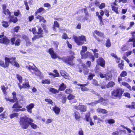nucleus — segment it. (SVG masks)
Listing matches in <instances>:
<instances>
[{
	"label": "nucleus",
	"mask_w": 135,
	"mask_h": 135,
	"mask_svg": "<svg viewBox=\"0 0 135 135\" xmlns=\"http://www.w3.org/2000/svg\"><path fill=\"white\" fill-rule=\"evenodd\" d=\"M18 115V114L17 113H15L11 114L10 116V118L12 119L15 117H16Z\"/></svg>",
	"instance_id": "4c0bfd02"
},
{
	"label": "nucleus",
	"mask_w": 135,
	"mask_h": 135,
	"mask_svg": "<svg viewBox=\"0 0 135 135\" xmlns=\"http://www.w3.org/2000/svg\"><path fill=\"white\" fill-rule=\"evenodd\" d=\"M105 45L106 46L108 47H110L111 43L109 39H108L106 41Z\"/></svg>",
	"instance_id": "c756f323"
},
{
	"label": "nucleus",
	"mask_w": 135,
	"mask_h": 135,
	"mask_svg": "<svg viewBox=\"0 0 135 135\" xmlns=\"http://www.w3.org/2000/svg\"><path fill=\"white\" fill-rule=\"evenodd\" d=\"M118 8L114 6H112V10L115 11V12L117 13H118Z\"/></svg>",
	"instance_id": "a18cd8bd"
},
{
	"label": "nucleus",
	"mask_w": 135,
	"mask_h": 135,
	"mask_svg": "<svg viewBox=\"0 0 135 135\" xmlns=\"http://www.w3.org/2000/svg\"><path fill=\"white\" fill-rule=\"evenodd\" d=\"M9 21L12 22L14 23H16L17 21V17H10Z\"/></svg>",
	"instance_id": "2f4dec72"
},
{
	"label": "nucleus",
	"mask_w": 135,
	"mask_h": 135,
	"mask_svg": "<svg viewBox=\"0 0 135 135\" xmlns=\"http://www.w3.org/2000/svg\"><path fill=\"white\" fill-rule=\"evenodd\" d=\"M78 85L79 86H80L81 87V90L83 91H87L88 90L87 88L85 87V86L87 85V84H78Z\"/></svg>",
	"instance_id": "dca6fc26"
},
{
	"label": "nucleus",
	"mask_w": 135,
	"mask_h": 135,
	"mask_svg": "<svg viewBox=\"0 0 135 135\" xmlns=\"http://www.w3.org/2000/svg\"><path fill=\"white\" fill-rule=\"evenodd\" d=\"M91 84L95 86H98L99 85L97 81L96 80L94 79H93L92 80Z\"/></svg>",
	"instance_id": "58836bf2"
},
{
	"label": "nucleus",
	"mask_w": 135,
	"mask_h": 135,
	"mask_svg": "<svg viewBox=\"0 0 135 135\" xmlns=\"http://www.w3.org/2000/svg\"><path fill=\"white\" fill-rule=\"evenodd\" d=\"M42 83L44 84H49L50 83V81L49 79L44 80L42 81Z\"/></svg>",
	"instance_id": "f704fd0d"
},
{
	"label": "nucleus",
	"mask_w": 135,
	"mask_h": 135,
	"mask_svg": "<svg viewBox=\"0 0 135 135\" xmlns=\"http://www.w3.org/2000/svg\"><path fill=\"white\" fill-rule=\"evenodd\" d=\"M79 110L81 111L85 112L86 110V108L85 106L83 105H79Z\"/></svg>",
	"instance_id": "b1692460"
},
{
	"label": "nucleus",
	"mask_w": 135,
	"mask_h": 135,
	"mask_svg": "<svg viewBox=\"0 0 135 135\" xmlns=\"http://www.w3.org/2000/svg\"><path fill=\"white\" fill-rule=\"evenodd\" d=\"M23 86H22L20 84H18V86L21 89L23 87L26 88L30 87L28 83L27 82L25 83H23Z\"/></svg>",
	"instance_id": "a211bd4d"
},
{
	"label": "nucleus",
	"mask_w": 135,
	"mask_h": 135,
	"mask_svg": "<svg viewBox=\"0 0 135 135\" xmlns=\"http://www.w3.org/2000/svg\"><path fill=\"white\" fill-rule=\"evenodd\" d=\"M45 101H46V102H48V103L50 104H52V105H53V102H52V101L51 99H45Z\"/></svg>",
	"instance_id": "4d7b16f0"
},
{
	"label": "nucleus",
	"mask_w": 135,
	"mask_h": 135,
	"mask_svg": "<svg viewBox=\"0 0 135 135\" xmlns=\"http://www.w3.org/2000/svg\"><path fill=\"white\" fill-rule=\"evenodd\" d=\"M73 38L75 42L78 45H81L83 43L82 41L86 40L85 36L84 35L81 36H74Z\"/></svg>",
	"instance_id": "423d86ee"
},
{
	"label": "nucleus",
	"mask_w": 135,
	"mask_h": 135,
	"mask_svg": "<svg viewBox=\"0 0 135 135\" xmlns=\"http://www.w3.org/2000/svg\"><path fill=\"white\" fill-rule=\"evenodd\" d=\"M100 102L102 103V104L104 105H107L108 103V101L107 99H103L102 97H100L99 99Z\"/></svg>",
	"instance_id": "2eb2a0df"
},
{
	"label": "nucleus",
	"mask_w": 135,
	"mask_h": 135,
	"mask_svg": "<svg viewBox=\"0 0 135 135\" xmlns=\"http://www.w3.org/2000/svg\"><path fill=\"white\" fill-rule=\"evenodd\" d=\"M74 116L76 120H78L80 118V116L79 113L76 111H74Z\"/></svg>",
	"instance_id": "f3484780"
},
{
	"label": "nucleus",
	"mask_w": 135,
	"mask_h": 135,
	"mask_svg": "<svg viewBox=\"0 0 135 135\" xmlns=\"http://www.w3.org/2000/svg\"><path fill=\"white\" fill-rule=\"evenodd\" d=\"M90 113H88L86 114L85 115V118L86 120L87 121H89L90 120L91 118L90 117Z\"/></svg>",
	"instance_id": "c85d7f7f"
},
{
	"label": "nucleus",
	"mask_w": 135,
	"mask_h": 135,
	"mask_svg": "<svg viewBox=\"0 0 135 135\" xmlns=\"http://www.w3.org/2000/svg\"><path fill=\"white\" fill-rule=\"evenodd\" d=\"M84 73L85 75H87L88 72V69L85 65H83Z\"/></svg>",
	"instance_id": "473e14b6"
},
{
	"label": "nucleus",
	"mask_w": 135,
	"mask_h": 135,
	"mask_svg": "<svg viewBox=\"0 0 135 135\" xmlns=\"http://www.w3.org/2000/svg\"><path fill=\"white\" fill-rule=\"evenodd\" d=\"M59 26V25L58 22L56 21H55L54 22V27H53V30H55V28L56 27H58Z\"/></svg>",
	"instance_id": "c9c22d12"
},
{
	"label": "nucleus",
	"mask_w": 135,
	"mask_h": 135,
	"mask_svg": "<svg viewBox=\"0 0 135 135\" xmlns=\"http://www.w3.org/2000/svg\"><path fill=\"white\" fill-rule=\"evenodd\" d=\"M124 95L125 97H127L129 98H130V95L129 93L127 92L125 93L124 94Z\"/></svg>",
	"instance_id": "69168bd1"
},
{
	"label": "nucleus",
	"mask_w": 135,
	"mask_h": 135,
	"mask_svg": "<svg viewBox=\"0 0 135 135\" xmlns=\"http://www.w3.org/2000/svg\"><path fill=\"white\" fill-rule=\"evenodd\" d=\"M94 32L98 36H99L100 37H103L104 35L102 33L97 30H95Z\"/></svg>",
	"instance_id": "a878e982"
},
{
	"label": "nucleus",
	"mask_w": 135,
	"mask_h": 135,
	"mask_svg": "<svg viewBox=\"0 0 135 135\" xmlns=\"http://www.w3.org/2000/svg\"><path fill=\"white\" fill-rule=\"evenodd\" d=\"M32 73H34L37 76H40L41 75L40 72L38 69L36 67H35V69H34V71H33Z\"/></svg>",
	"instance_id": "6ab92c4d"
},
{
	"label": "nucleus",
	"mask_w": 135,
	"mask_h": 135,
	"mask_svg": "<svg viewBox=\"0 0 135 135\" xmlns=\"http://www.w3.org/2000/svg\"><path fill=\"white\" fill-rule=\"evenodd\" d=\"M97 62L99 64H100L101 66L104 67L105 65V61L103 59L102 57L100 58L97 60Z\"/></svg>",
	"instance_id": "1a4fd4ad"
},
{
	"label": "nucleus",
	"mask_w": 135,
	"mask_h": 135,
	"mask_svg": "<svg viewBox=\"0 0 135 135\" xmlns=\"http://www.w3.org/2000/svg\"><path fill=\"white\" fill-rule=\"evenodd\" d=\"M49 51L51 57L53 59H55L58 57L59 59H60V57H58L56 55L52 49H50L49 50Z\"/></svg>",
	"instance_id": "f8f14e48"
},
{
	"label": "nucleus",
	"mask_w": 135,
	"mask_h": 135,
	"mask_svg": "<svg viewBox=\"0 0 135 135\" xmlns=\"http://www.w3.org/2000/svg\"><path fill=\"white\" fill-rule=\"evenodd\" d=\"M37 19H39L40 22L42 21L44 23L46 22V21L44 19V17H37Z\"/></svg>",
	"instance_id": "5fc2aeb1"
},
{
	"label": "nucleus",
	"mask_w": 135,
	"mask_h": 135,
	"mask_svg": "<svg viewBox=\"0 0 135 135\" xmlns=\"http://www.w3.org/2000/svg\"><path fill=\"white\" fill-rule=\"evenodd\" d=\"M6 98V100L9 101L10 102H11L13 103L15 102V100H14V99H11L9 98Z\"/></svg>",
	"instance_id": "338daca9"
},
{
	"label": "nucleus",
	"mask_w": 135,
	"mask_h": 135,
	"mask_svg": "<svg viewBox=\"0 0 135 135\" xmlns=\"http://www.w3.org/2000/svg\"><path fill=\"white\" fill-rule=\"evenodd\" d=\"M16 103L13 105V107H12L13 108H16V109L15 110V111L16 109H19L22 107L21 106V105L18 104L17 101L16 102Z\"/></svg>",
	"instance_id": "4be33fe9"
},
{
	"label": "nucleus",
	"mask_w": 135,
	"mask_h": 135,
	"mask_svg": "<svg viewBox=\"0 0 135 135\" xmlns=\"http://www.w3.org/2000/svg\"><path fill=\"white\" fill-rule=\"evenodd\" d=\"M52 110L56 114H58L60 111V108L57 106H54L52 107Z\"/></svg>",
	"instance_id": "4468645a"
},
{
	"label": "nucleus",
	"mask_w": 135,
	"mask_h": 135,
	"mask_svg": "<svg viewBox=\"0 0 135 135\" xmlns=\"http://www.w3.org/2000/svg\"><path fill=\"white\" fill-rule=\"evenodd\" d=\"M99 75L101 78H105L106 74H103L102 73L100 72L99 73Z\"/></svg>",
	"instance_id": "49530a36"
},
{
	"label": "nucleus",
	"mask_w": 135,
	"mask_h": 135,
	"mask_svg": "<svg viewBox=\"0 0 135 135\" xmlns=\"http://www.w3.org/2000/svg\"><path fill=\"white\" fill-rule=\"evenodd\" d=\"M124 90L119 88L114 89L111 92L112 98H120L124 92Z\"/></svg>",
	"instance_id": "7ed1b4c3"
},
{
	"label": "nucleus",
	"mask_w": 135,
	"mask_h": 135,
	"mask_svg": "<svg viewBox=\"0 0 135 135\" xmlns=\"http://www.w3.org/2000/svg\"><path fill=\"white\" fill-rule=\"evenodd\" d=\"M75 97L74 95L72 94H70L68 97L67 98L68 100H71L73 99Z\"/></svg>",
	"instance_id": "a19ab883"
},
{
	"label": "nucleus",
	"mask_w": 135,
	"mask_h": 135,
	"mask_svg": "<svg viewBox=\"0 0 135 135\" xmlns=\"http://www.w3.org/2000/svg\"><path fill=\"white\" fill-rule=\"evenodd\" d=\"M12 94L13 96V99H14L15 101L16 102L17 100V99L16 97V93L15 92H13L12 93Z\"/></svg>",
	"instance_id": "bf43d9fd"
},
{
	"label": "nucleus",
	"mask_w": 135,
	"mask_h": 135,
	"mask_svg": "<svg viewBox=\"0 0 135 135\" xmlns=\"http://www.w3.org/2000/svg\"><path fill=\"white\" fill-rule=\"evenodd\" d=\"M66 97H64L62 98V103H65L66 101Z\"/></svg>",
	"instance_id": "774afa93"
},
{
	"label": "nucleus",
	"mask_w": 135,
	"mask_h": 135,
	"mask_svg": "<svg viewBox=\"0 0 135 135\" xmlns=\"http://www.w3.org/2000/svg\"><path fill=\"white\" fill-rule=\"evenodd\" d=\"M92 50L93 52L95 57L96 58L98 57V54L97 52L98 51V50L96 49H94V50L92 49Z\"/></svg>",
	"instance_id": "bb28decb"
},
{
	"label": "nucleus",
	"mask_w": 135,
	"mask_h": 135,
	"mask_svg": "<svg viewBox=\"0 0 135 135\" xmlns=\"http://www.w3.org/2000/svg\"><path fill=\"white\" fill-rule=\"evenodd\" d=\"M74 58V56L72 55L70 57H68L66 58H62L61 59L64 61L65 62L70 65H73L72 60Z\"/></svg>",
	"instance_id": "0eeeda50"
},
{
	"label": "nucleus",
	"mask_w": 135,
	"mask_h": 135,
	"mask_svg": "<svg viewBox=\"0 0 135 135\" xmlns=\"http://www.w3.org/2000/svg\"><path fill=\"white\" fill-rule=\"evenodd\" d=\"M20 40L19 39H17L16 40L15 43V45L18 46L20 45Z\"/></svg>",
	"instance_id": "13d9d810"
},
{
	"label": "nucleus",
	"mask_w": 135,
	"mask_h": 135,
	"mask_svg": "<svg viewBox=\"0 0 135 135\" xmlns=\"http://www.w3.org/2000/svg\"><path fill=\"white\" fill-rule=\"evenodd\" d=\"M122 85L125 86L130 90H131V86L127 83L125 82H122Z\"/></svg>",
	"instance_id": "5701e85b"
},
{
	"label": "nucleus",
	"mask_w": 135,
	"mask_h": 135,
	"mask_svg": "<svg viewBox=\"0 0 135 135\" xmlns=\"http://www.w3.org/2000/svg\"><path fill=\"white\" fill-rule=\"evenodd\" d=\"M30 31H32L33 33L34 34H37V35H36L35 36L32 38L33 41L35 40L36 38H38L40 37H42V30L41 28H38V32H36V29L35 28H33L32 30L31 29H29Z\"/></svg>",
	"instance_id": "39448f33"
},
{
	"label": "nucleus",
	"mask_w": 135,
	"mask_h": 135,
	"mask_svg": "<svg viewBox=\"0 0 135 135\" xmlns=\"http://www.w3.org/2000/svg\"><path fill=\"white\" fill-rule=\"evenodd\" d=\"M49 91L54 94H55L58 92V91L53 88H48Z\"/></svg>",
	"instance_id": "aec40b11"
},
{
	"label": "nucleus",
	"mask_w": 135,
	"mask_h": 135,
	"mask_svg": "<svg viewBox=\"0 0 135 135\" xmlns=\"http://www.w3.org/2000/svg\"><path fill=\"white\" fill-rule=\"evenodd\" d=\"M16 58L15 57L11 58L6 57L5 59V64L4 63L3 61H0V65L2 67L6 68L8 67L9 65V63H10L12 65L17 67H19L20 66L19 65L16 61Z\"/></svg>",
	"instance_id": "f257e3e1"
},
{
	"label": "nucleus",
	"mask_w": 135,
	"mask_h": 135,
	"mask_svg": "<svg viewBox=\"0 0 135 135\" xmlns=\"http://www.w3.org/2000/svg\"><path fill=\"white\" fill-rule=\"evenodd\" d=\"M100 102L99 101V99L97 101H95L93 102H92L91 103H88V104H89V105H91V106H93L94 105H95L96 104H98V103Z\"/></svg>",
	"instance_id": "72a5a7b5"
},
{
	"label": "nucleus",
	"mask_w": 135,
	"mask_h": 135,
	"mask_svg": "<svg viewBox=\"0 0 135 135\" xmlns=\"http://www.w3.org/2000/svg\"><path fill=\"white\" fill-rule=\"evenodd\" d=\"M66 87V86L64 83H62L59 86V90L61 91L64 90Z\"/></svg>",
	"instance_id": "393cba45"
},
{
	"label": "nucleus",
	"mask_w": 135,
	"mask_h": 135,
	"mask_svg": "<svg viewBox=\"0 0 135 135\" xmlns=\"http://www.w3.org/2000/svg\"><path fill=\"white\" fill-rule=\"evenodd\" d=\"M120 49L122 51H125L128 50V47L127 45H124L122 46Z\"/></svg>",
	"instance_id": "7c9ffc66"
},
{
	"label": "nucleus",
	"mask_w": 135,
	"mask_h": 135,
	"mask_svg": "<svg viewBox=\"0 0 135 135\" xmlns=\"http://www.w3.org/2000/svg\"><path fill=\"white\" fill-rule=\"evenodd\" d=\"M9 41L5 36L0 38V43L7 44L9 42Z\"/></svg>",
	"instance_id": "9d476101"
},
{
	"label": "nucleus",
	"mask_w": 135,
	"mask_h": 135,
	"mask_svg": "<svg viewBox=\"0 0 135 135\" xmlns=\"http://www.w3.org/2000/svg\"><path fill=\"white\" fill-rule=\"evenodd\" d=\"M129 42L133 41V46L135 47V38L133 37L132 39H130L128 41Z\"/></svg>",
	"instance_id": "3c124183"
},
{
	"label": "nucleus",
	"mask_w": 135,
	"mask_h": 135,
	"mask_svg": "<svg viewBox=\"0 0 135 135\" xmlns=\"http://www.w3.org/2000/svg\"><path fill=\"white\" fill-rule=\"evenodd\" d=\"M87 50V47L85 46H83L82 47V50L81 52V54L82 56L81 58L82 59H84L85 58H86L89 57L92 60V61H93L95 59L93 56L91 55L90 52H87L86 53L84 54L83 53L85 52Z\"/></svg>",
	"instance_id": "20e7f679"
},
{
	"label": "nucleus",
	"mask_w": 135,
	"mask_h": 135,
	"mask_svg": "<svg viewBox=\"0 0 135 135\" xmlns=\"http://www.w3.org/2000/svg\"><path fill=\"white\" fill-rule=\"evenodd\" d=\"M1 89L4 94H6V90L5 87L4 86H1Z\"/></svg>",
	"instance_id": "e2e57ef3"
},
{
	"label": "nucleus",
	"mask_w": 135,
	"mask_h": 135,
	"mask_svg": "<svg viewBox=\"0 0 135 135\" xmlns=\"http://www.w3.org/2000/svg\"><path fill=\"white\" fill-rule=\"evenodd\" d=\"M7 117V116L4 113H3L0 115V119H3L4 118H6Z\"/></svg>",
	"instance_id": "c03bdc74"
},
{
	"label": "nucleus",
	"mask_w": 135,
	"mask_h": 135,
	"mask_svg": "<svg viewBox=\"0 0 135 135\" xmlns=\"http://www.w3.org/2000/svg\"><path fill=\"white\" fill-rule=\"evenodd\" d=\"M115 85V83L113 81L109 82L106 85L107 88H109L113 87Z\"/></svg>",
	"instance_id": "412c9836"
},
{
	"label": "nucleus",
	"mask_w": 135,
	"mask_h": 135,
	"mask_svg": "<svg viewBox=\"0 0 135 135\" xmlns=\"http://www.w3.org/2000/svg\"><path fill=\"white\" fill-rule=\"evenodd\" d=\"M14 14L16 16H20L21 15L20 12L19 11L17 10V11L14 12Z\"/></svg>",
	"instance_id": "8fccbe9b"
},
{
	"label": "nucleus",
	"mask_w": 135,
	"mask_h": 135,
	"mask_svg": "<svg viewBox=\"0 0 135 135\" xmlns=\"http://www.w3.org/2000/svg\"><path fill=\"white\" fill-rule=\"evenodd\" d=\"M17 78L19 80L20 82L21 83L22 82V77L20 75H17Z\"/></svg>",
	"instance_id": "052dcab7"
},
{
	"label": "nucleus",
	"mask_w": 135,
	"mask_h": 135,
	"mask_svg": "<svg viewBox=\"0 0 135 135\" xmlns=\"http://www.w3.org/2000/svg\"><path fill=\"white\" fill-rule=\"evenodd\" d=\"M2 26L5 27H7L8 26L7 22L6 21H3L2 22Z\"/></svg>",
	"instance_id": "e433bc0d"
},
{
	"label": "nucleus",
	"mask_w": 135,
	"mask_h": 135,
	"mask_svg": "<svg viewBox=\"0 0 135 135\" xmlns=\"http://www.w3.org/2000/svg\"><path fill=\"white\" fill-rule=\"evenodd\" d=\"M35 105L34 104L31 103L27 106L26 108L27 111L30 113H31L32 112L31 109L34 107Z\"/></svg>",
	"instance_id": "9b49d317"
},
{
	"label": "nucleus",
	"mask_w": 135,
	"mask_h": 135,
	"mask_svg": "<svg viewBox=\"0 0 135 135\" xmlns=\"http://www.w3.org/2000/svg\"><path fill=\"white\" fill-rule=\"evenodd\" d=\"M45 11V9L44 8L42 7H41L39 8L37 11V12L40 13L42 11Z\"/></svg>",
	"instance_id": "680f3d73"
},
{
	"label": "nucleus",
	"mask_w": 135,
	"mask_h": 135,
	"mask_svg": "<svg viewBox=\"0 0 135 135\" xmlns=\"http://www.w3.org/2000/svg\"><path fill=\"white\" fill-rule=\"evenodd\" d=\"M3 11L4 13L6 15L9 14L10 13L9 10L8 9H7Z\"/></svg>",
	"instance_id": "6e6d98bb"
},
{
	"label": "nucleus",
	"mask_w": 135,
	"mask_h": 135,
	"mask_svg": "<svg viewBox=\"0 0 135 135\" xmlns=\"http://www.w3.org/2000/svg\"><path fill=\"white\" fill-rule=\"evenodd\" d=\"M93 118L95 120H97L98 121V123H99L100 121H102V120L100 119L97 116L94 115L93 117Z\"/></svg>",
	"instance_id": "ea45409f"
},
{
	"label": "nucleus",
	"mask_w": 135,
	"mask_h": 135,
	"mask_svg": "<svg viewBox=\"0 0 135 135\" xmlns=\"http://www.w3.org/2000/svg\"><path fill=\"white\" fill-rule=\"evenodd\" d=\"M107 121H108V123L109 124H112L114 123H115V121L114 119H110L109 120H108Z\"/></svg>",
	"instance_id": "09e8293b"
},
{
	"label": "nucleus",
	"mask_w": 135,
	"mask_h": 135,
	"mask_svg": "<svg viewBox=\"0 0 135 135\" xmlns=\"http://www.w3.org/2000/svg\"><path fill=\"white\" fill-rule=\"evenodd\" d=\"M89 75L88 77V79H89L91 80L93 77L95 76V75L94 74H92L91 73H89Z\"/></svg>",
	"instance_id": "de8ad7c7"
},
{
	"label": "nucleus",
	"mask_w": 135,
	"mask_h": 135,
	"mask_svg": "<svg viewBox=\"0 0 135 135\" xmlns=\"http://www.w3.org/2000/svg\"><path fill=\"white\" fill-rule=\"evenodd\" d=\"M127 72L124 71H123L120 74V76L121 77H125L127 75Z\"/></svg>",
	"instance_id": "79ce46f5"
},
{
	"label": "nucleus",
	"mask_w": 135,
	"mask_h": 135,
	"mask_svg": "<svg viewBox=\"0 0 135 135\" xmlns=\"http://www.w3.org/2000/svg\"><path fill=\"white\" fill-rule=\"evenodd\" d=\"M65 92L67 94H70L71 93L72 90L70 89H68L66 90L65 91Z\"/></svg>",
	"instance_id": "864d4df0"
},
{
	"label": "nucleus",
	"mask_w": 135,
	"mask_h": 135,
	"mask_svg": "<svg viewBox=\"0 0 135 135\" xmlns=\"http://www.w3.org/2000/svg\"><path fill=\"white\" fill-rule=\"evenodd\" d=\"M33 121L34 120L31 118L29 123V125H30L31 128L33 129H37L38 128V127L36 124L33 123Z\"/></svg>",
	"instance_id": "ddd939ff"
},
{
	"label": "nucleus",
	"mask_w": 135,
	"mask_h": 135,
	"mask_svg": "<svg viewBox=\"0 0 135 135\" xmlns=\"http://www.w3.org/2000/svg\"><path fill=\"white\" fill-rule=\"evenodd\" d=\"M106 74V76L105 78L107 80H111L112 77V75H111L107 74Z\"/></svg>",
	"instance_id": "37998d69"
},
{
	"label": "nucleus",
	"mask_w": 135,
	"mask_h": 135,
	"mask_svg": "<svg viewBox=\"0 0 135 135\" xmlns=\"http://www.w3.org/2000/svg\"><path fill=\"white\" fill-rule=\"evenodd\" d=\"M34 65L31 62H30L29 63V65L26 66V67L32 73L35 69V67H36L35 66V67H33V66Z\"/></svg>",
	"instance_id": "6e6552de"
},
{
	"label": "nucleus",
	"mask_w": 135,
	"mask_h": 135,
	"mask_svg": "<svg viewBox=\"0 0 135 135\" xmlns=\"http://www.w3.org/2000/svg\"><path fill=\"white\" fill-rule=\"evenodd\" d=\"M105 6V4L104 3H102L100 6L99 5V7L100 9H102L103 8H104Z\"/></svg>",
	"instance_id": "603ef678"
},
{
	"label": "nucleus",
	"mask_w": 135,
	"mask_h": 135,
	"mask_svg": "<svg viewBox=\"0 0 135 135\" xmlns=\"http://www.w3.org/2000/svg\"><path fill=\"white\" fill-rule=\"evenodd\" d=\"M26 109L25 108H22L21 109H16V112H18L19 111H25L26 110Z\"/></svg>",
	"instance_id": "0e129e2a"
},
{
	"label": "nucleus",
	"mask_w": 135,
	"mask_h": 135,
	"mask_svg": "<svg viewBox=\"0 0 135 135\" xmlns=\"http://www.w3.org/2000/svg\"><path fill=\"white\" fill-rule=\"evenodd\" d=\"M23 38L25 40L26 42V44L27 45H29L31 44V42L29 41V40L27 37L25 35L23 37Z\"/></svg>",
	"instance_id": "cd10ccee"
},
{
	"label": "nucleus",
	"mask_w": 135,
	"mask_h": 135,
	"mask_svg": "<svg viewBox=\"0 0 135 135\" xmlns=\"http://www.w3.org/2000/svg\"><path fill=\"white\" fill-rule=\"evenodd\" d=\"M30 119V118L26 116L21 118L20 121L21 127L24 129L27 128L29 126Z\"/></svg>",
	"instance_id": "f03ea898"
}]
</instances>
